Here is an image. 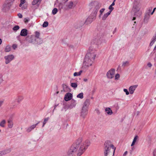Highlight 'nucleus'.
Here are the masks:
<instances>
[{"label": "nucleus", "mask_w": 156, "mask_h": 156, "mask_svg": "<svg viewBox=\"0 0 156 156\" xmlns=\"http://www.w3.org/2000/svg\"><path fill=\"white\" fill-rule=\"evenodd\" d=\"M88 140L83 141L82 138H80L73 144L68 152L69 156H72L77 151V156H80L90 145Z\"/></svg>", "instance_id": "f257e3e1"}, {"label": "nucleus", "mask_w": 156, "mask_h": 156, "mask_svg": "<svg viewBox=\"0 0 156 156\" xmlns=\"http://www.w3.org/2000/svg\"><path fill=\"white\" fill-rule=\"evenodd\" d=\"M97 36V38H95L92 42V44L90 47L89 49V52L86 54V56H87L88 58H89L91 60H94L96 55V49L98 47V45L101 43L100 39L101 37Z\"/></svg>", "instance_id": "f03ea898"}, {"label": "nucleus", "mask_w": 156, "mask_h": 156, "mask_svg": "<svg viewBox=\"0 0 156 156\" xmlns=\"http://www.w3.org/2000/svg\"><path fill=\"white\" fill-rule=\"evenodd\" d=\"M104 154L105 156H113L114 155L116 147L109 140L106 141L104 144Z\"/></svg>", "instance_id": "7ed1b4c3"}, {"label": "nucleus", "mask_w": 156, "mask_h": 156, "mask_svg": "<svg viewBox=\"0 0 156 156\" xmlns=\"http://www.w3.org/2000/svg\"><path fill=\"white\" fill-rule=\"evenodd\" d=\"M140 6L139 4H135L133 7L132 12H134V16L138 17L141 14V12L140 11Z\"/></svg>", "instance_id": "20e7f679"}, {"label": "nucleus", "mask_w": 156, "mask_h": 156, "mask_svg": "<svg viewBox=\"0 0 156 156\" xmlns=\"http://www.w3.org/2000/svg\"><path fill=\"white\" fill-rule=\"evenodd\" d=\"M94 60H91L87 56H85L83 64V66L88 67L91 66Z\"/></svg>", "instance_id": "39448f33"}, {"label": "nucleus", "mask_w": 156, "mask_h": 156, "mask_svg": "<svg viewBox=\"0 0 156 156\" xmlns=\"http://www.w3.org/2000/svg\"><path fill=\"white\" fill-rule=\"evenodd\" d=\"M115 69H112L108 71L106 74L107 77L109 79H112L114 76Z\"/></svg>", "instance_id": "423d86ee"}, {"label": "nucleus", "mask_w": 156, "mask_h": 156, "mask_svg": "<svg viewBox=\"0 0 156 156\" xmlns=\"http://www.w3.org/2000/svg\"><path fill=\"white\" fill-rule=\"evenodd\" d=\"M96 16L93 15H91L85 21L84 23L87 25L90 23L93 20L96 19Z\"/></svg>", "instance_id": "0eeeda50"}, {"label": "nucleus", "mask_w": 156, "mask_h": 156, "mask_svg": "<svg viewBox=\"0 0 156 156\" xmlns=\"http://www.w3.org/2000/svg\"><path fill=\"white\" fill-rule=\"evenodd\" d=\"M14 56L12 55H9L4 57L5 59V63L6 64L9 63L14 58Z\"/></svg>", "instance_id": "6e6552de"}, {"label": "nucleus", "mask_w": 156, "mask_h": 156, "mask_svg": "<svg viewBox=\"0 0 156 156\" xmlns=\"http://www.w3.org/2000/svg\"><path fill=\"white\" fill-rule=\"evenodd\" d=\"M77 2L76 1H70L67 5L68 8L69 9H72L76 5Z\"/></svg>", "instance_id": "1a4fd4ad"}, {"label": "nucleus", "mask_w": 156, "mask_h": 156, "mask_svg": "<svg viewBox=\"0 0 156 156\" xmlns=\"http://www.w3.org/2000/svg\"><path fill=\"white\" fill-rule=\"evenodd\" d=\"M101 4L98 2H97L96 5L95 6V8L94 10L93 15L95 16H96L98 12V9L101 6Z\"/></svg>", "instance_id": "9d476101"}, {"label": "nucleus", "mask_w": 156, "mask_h": 156, "mask_svg": "<svg viewBox=\"0 0 156 156\" xmlns=\"http://www.w3.org/2000/svg\"><path fill=\"white\" fill-rule=\"evenodd\" d=\"M88 109L82 108L80 116L83 118H84L87 115L88 112Z\"/></svg>", "instance_id": "9b49d317"}, {"label": "nucleus", "mask_w": 156, "mask_h": 156, "mask_svg": "<svg viewBox=\"0 0 156 156\" xmlns=\"http://www.w3.org/2000/svg\"><path fill=\"white\" fill-rule=\"evenodd\" d=\"M73 97V95L70 93H67L65 95L64 99L66 101H68L71 100Z\"/></svg>", "instance_id": "f8f14e48"}, {"label": "nucleus", "mask_w": 156, "mask_h": 156, "mask_svg": "<svg viewBox=\"0 0 156 156\" xmlns=\"http://www.w3.org/2000/svg\"><path fill=\"white\" fill-rule=\"evenodd\" d=\"M34 38L35 37L33 35L28 36L26 37V40L29 43H32L35 40Z\"/></svg>", "instance_id": "ddd939ff"}, {"label": "nucleus", "mask_w": 156, "mask_h": 156, "mask_svg": "<svg viewBox=\"0 0 156 156\" xmlns=\"http://www.w3.org/2000/svg\"><path fill=\"white\" fill-rule=\"evenodd\" d=\"M11 6L8 3L6 2V3L3 5L2 10L4 12H6L10 9Z\"/></svg>", "instance_id": "4468645a"}, {"label": "nucleus", "mask_w": 156, "mask_h": 156, "mask_svg": "<svg viewBox=\"0 0 156 156\" xmlns=\"http://www.w3.org/2000/svg\"><path fill=\"white\" fill-rule=\"evenodd\" d=\"M90 104V100L87 99L84 102L82 108L88 109V107Z\"/></svg>", "instance_id": "2eb2a0df"}, {"label": "nucleus", "mask_w": 156, "mask_h": 156, "mask_svg": "<svg viewBox=\"0 0 156 156\" xmlns=\"http://www.w3.org/2000/svg\"><path fill=\"white\" fill-rule=\"evenodd\" d=\"M62 87L64 91L65 92H70L71 89L68 86L65 84H62Z\"/></svg>", "instance_id": "dca6fc26"}, {"label": "nucleus", "mask_w": 156, "mask_h": 156, "mask_svg": "<svg viewBox=\"0 0 156 156\" xmlns=\"http://www.w3.org/2000/svg\"><path fill=\"white\" fill-rule=\"evenodd\" d=\"M137 86L138 85H136L130 87L129 88V91L130 94H133V93L134 90L136 88Z\"/></svg>", "instance_id": "f3484780"}, {"label": "nucleus", "mask_w": 156, "mask_h": 156, "mask_svg": "<svg viewBox=\"0 0 156 156\" xmlns=\"http://www.w3.org/2000/svg\"><path fill=\"white\" fill-rule=\"evenodd\" d=\"M40 122L39 121L36 124L33 125L29 127L27 129V131L28 133L30 132L34 128L36 127V126L37 125L40 123Z\"/></svg>", "instance_id": "a211bd4d"}, {"label": "nucleus", "mask_w": 156, "mask_h": 156, "mask_svg": "<svg viewBox=\"0 0 156 156\" xmlns=\"http://www.w3.org/2000/svg\"><path fill=\"white\" fill-rule=\"evenodd\" d=\"M28 34V31L26 29H23L22 30L20 33V35L22 36H26Z\"/></svg>", "instance_id": "6ab92c4d"}, {"label": "nucleus", "mask_w": 156, "mask_h": 156, "mask_svg": "<svg viewBox=\"0 0 156 156\" xmlns=\"http://www.w3.org/2000/svg\"><path fill=\"white\" fill-rule=\"evenodd\" d=\"M150 17V14H149V13H145L144 19V23H147L148 22Z\"/></svg>", "instance_id": "aec40b11"}, {"label": "nucleus", "mask_w": 156, "mask_h": 156, "mask_svg": "<svg viewBox=\"0 0 156 156\" xmlns=\"http://www.w3.org/2000/svg\"><path fill=\"white\" fill-rule=\"evenodd\" d=\"M42 0H33L32 2V4L33 5H37L39 6L41 3Z\"/></svg>", "instance_id": "412c9836"}, {"label": "nucleus", "mask_w": 156, "mask_h": 156, "mask_svg": "<svg viewBox=\"0 0 156 156\" xmlns=\"http://www.w3.org/2000/svg\"><path fill=\"white\" fill-rule=\"evenodd\" d=\"M105 112L107 114L109 115H111L112 114L113 112L112 110L109 108H107L105 109Z\"/></svg>", "instance_id": "4be33fe9"}, {"label": "nucleus", "mask_w": 156, "mask_h": 156, "mask_svg": "<svg viewBox=\"0 0 156 156\" xmlns=\"http://www.w3.org/2000/svg\"><path fill=\"white\" fill-rule=\"evenodd\" d=\"M110 13H111L108 12L107 13L105 14L102 17V20H105Z\"/></svg>", "instance_id": "5701e85b"}, {"label": "nucleus", "mask_w": 156, "mask_h": 156, "mask_svg": "<svg viewBox=\"0 0 156 156\" xmlns=\"http://www.w3.org/2000/svg\"><path fill=\"white\" fill-rule=\"evenodd\" d=\"M11 151V149L10 148L6 149L2 151L4 154L5 155L10 153Z\"/></svg>", "instance_id": "b1692460"}, {"label": "nucleus", "mask_w": 156, "mask_h": 156, "mask_svg": "<svg viewBox=\"0 0 156 156\" xmlns=\"http://www.w3.org/2000/svg\"><path fill=\"white\" fill-rule=\"evenodd\" d=\"M23 99V97L22 96H19L18 97L16 100L18 103H20Z\"/></svg>", "instance_id": "393cba45"}, {"label": "nucleus", "mask_w": 156, "mask_h": 156, "mask_svg": "<svg viewBox=\"0 0 156 156\" xmlns=\"http://www.w3.org/2000/svg\"><path fill=\"white\" fill-rule=\"evenodd\" d=\"M8 126L10 128H12L13 126V123L12 121L11 120H9L8 121Z\"/></svg>", "instance_id": "a878e982"}, {"label": "nucleus", "mask_w": 156, "mask_h": 156, "mask_svg": "<svg viewBox=\"0 0 156 156\" xmlns=\"http://www.w3.org/2000/svg\"><path fill=\"white\" fill-rule=\"evenodd\" d=\"M72 103H73L71 104L69 106V107L70 108H72L73 107H74L76 106V101L73 99L71 101Z\"/></svg>", "instance_id": "bb28decb"}, {"label": "nucleus", "mask_w": 156, "mask_h": 156, "mask_svg": "<svg viewBox=\"0 0 156 156\" xmlns=\"http://www.w3.org/2000/svg\"><path fill=\"white\" fill-rule=\"evenodd\" d=\"M138 136L136 135V136L135 137H134L133 141L132 143V144L131 145V146H133L135 144V142H136L137 139H138Z\"/></svg>", "instance_id": "cd10ccee"}, {"label": "nucleus", "mask_w": 156, "mask_h": 156, "mask_svg": "<svg viewBox=\"0 0 156 156\" xmlns=\"http://www.w3.org/2000/svg\"><path fill=\"white\" fill-rule=\"evenodd\" d=\"M6 123L5 120H3L0 122V126L2 127H5V124Z\"/></svg>", "instance_id": "c85d7f7f"}, {"label": "nucleus", "mask_w": 156, "mask_h": 156, "mask_svg": "<svg viewBox=\"0 0 156 156\" xmlns=\"http://www.w3.org/2000/svg\"><path fill=\"white\" fill-rule=\"evenodd\" d=\"M14 1V0H7L6 3H8L9 4L12 6Z\"/></svg>", "instance_id": "c756f323"}, {"label": "nucleus", "mask_w": 156, "mask_h": 156, "mask_svg": "<svg viewBox=\"0 0 156 156\" xmlns=\"http://www.w3.org/2000/svg\"><path fill=\"white\" fill-rule=\"evenodd\" d=\"M83 93H81L77 95V98H79L80 99H82L83 98Z\"/></svg>", "instance_id": "7c9ffc66"}, {"label": "nucleus", "mask_w": 156, "mask_h": 156, "mask_svg": "<svg viewBox=\"0 0 156 156\" xmlns=\"http://www.w3.org/2000/svg\"><path fill=\"white\" fill-rule=\"evenodd\" d=\"M77 84L76 83H71V86L73 88H75L77 87Z\"/></svg>", "instance_id": "2f4dec72"}, {"label": "nucleus", "mask_w": 156, "mask_h": 156, "mask_svg": "<svg viewBox=\"0 0 156 156\" xmlns=\"http://www.w3.org/2000/svg\"><path fill=\"white\" fill-rule=\"evenodd\" d=\"M129 63V62L128 61H126V62H123L122 64V66L123 67H125L126 66H127V64H128Z\"/></svg>", "instance_id": "473e14b6"}, {"label": "nucleus", "mask_w": 156, "mask_h": 156, "mask_svg": "<svg viewBox=\"0 0 156 156\" xmlns=\"http://www.w3.org/2000/svg\"><path fill=\"white\" fill-rule=\"evenodd\" d=\"M49 119V118L48 117V118H46L45 119H44V121L43 122V125H42V127H43L44 125L48 121V120Z\"/></svg>", "instance_id": "72a5a7b5"}, {"label": "nucleus", "mask_w": 156, "mask_h": 156, "mask_svg": "<svg viewBox=\"0 0 156 156\" xmlns=\"http://www.w3.org/2000/svg\"><path fill=\"white\" fill-rule=\"evenodd\" d=\"M11 50V48L9 46H7L5 49V51L6 52H9Z\"/></svg>", "instance_id": "f704fd0d"}, {"label": "nucleus", "mask_w": 156, "mask_h": 156, "mask_svg": "<svg viewBox=\"0 0 156 156\" xmlns=\"http://www.w3.org/2000/svg\"><path fill=\"white\" fill-rule=\"evenodd\" d=\"M58 9L56 8H54L52 11V13L53 15L55 14L58 12Z\"/></svg>", "instance_id": "c9c22d12"}, {"label": "nucleus", "mask_w": 156, "mask_h": 156, "mask_svg": "<svg viewBox=\"0 0 156 156\" xmlns=\"http://www.w3.org/2000/svg\"><path fill=\"white\" fill-rule=\"evenodd\" d=\"M19 28L20 27H19V26L16 25L15 26L12 28V29L14 31H17V30H18L19 29Z\"/></svg>", "instance_id": "e433bc0d"}, {"label": "nucleus", "mask_w": 156, "mask_h": 156, "mask_svg": "<svg viewBox=\"0 0 156 156\" xmlns=\"http://www.w3.org/2000/svg\"><path fill=\"white\" fill-rule=\"evenodd\" d=\"M48 24V22L47 21H45L44 22L42 26L44 27H47Z\"/></svg>", "instance_id": "4c0bfd02"}, {"label": "nucleus", "mask_w": 156, "mask_h": 156, "mask_svg": "<svg viewBox=\"0 0 156 156\" xmlns=\"http://www.w3.org/2000/svg\"><path fill=\"white\" fill-rule=\"evenodd\" d=\"M30 20V19L29 17L25 18L24 19V21L25 23L27 24Z\"/></svg>", "instance_id": "58836bf2"}, {"label": "nucleus", "mask_w": 156, "mask_h": 156, "mask_svg": "<svg viewBox=\"0 0 156 156\" xmlns=\"http://www.w3.org/2000/svg\"><path fill=\"white\" fill-rule=\"evenodd\" d=\"M40 34L39 32H38L37 31H36L35 32V37H36L37 38H39V37L40 36Z\"/></svg>", "instance_id": "ea45409f"}, {"label": "nucleus", "mask_w": 156, "mask_h": 156, "mask_svg": "<svg viewBox=\"0 0 156 156\" xmlns=\"http://www.w3.org/2000/svg\"><path fill=\"white\" fill-rule=\"evenodd\" d=\"M108 9L110 10L108 12L111 13L112 11L113 10L114 8L112 7V6L110 5L109 6Z\"/></svg>", "instance_id": "a19ab883"}, {"label": "nucleus", "mask_w": 156, "mask_h": 156, "mask_svg": "<svg viewBox=\"0 0 156 156\" xmlns=\"http://www.w3.org/2000/svg\"><path fill=\"white\" fill-rule=\"evenodd\" d=\"M105 8H102V9H101L100 11V14L99 15V17H100V16H101V15L102 14L103 12H104V11H105Z\"/></svg>", "instance_id": "79ce46f5"}, {"label": "nucleus", "mask_w": 156, "mask_h": 156, "mask_svg": "<svg viewBox=\"0 0 156 156\" xmlns=\"http://www.w3.org/2000/svg\"><path fill=\"white\" fill-rule=\"evenodd\" d=\"M123 91L124 92L126 93V95H128L129 94V92L127 90V89H123Z\"/></svg>", "instance_id": "37998d69"}, {"label": "nucleus", "mask_w": 156, "mask_h": 156, "mask_svg": "<svg viewBox=\"0 0 156 156\" xmlns=\"http://www.w3.org/2000/svg\"><path fill=\"white\" fill-rule=\"evenodd\" d=\"M120 77L119 74L117 73L115 76V80H118Z\"/></svg>", "instance_id": "c03bdc74"}, {"label": "nucleus", "mask_w": 156, "mask_h": 156, "mask_svg": "<svg viewBox=\"0 0 156 156\" xmlns=\"http://www.w3.org/2000/svg\"><path fill=\"white\" fill-rule=\"evenodd\" d=\"M152 9V7H150V8H149L148 11L147 12H146V13H149V14H150V12L151 11Z\"/></svg>", "instance_id": "a18cd8bd"}, {"label": "nucleus", "mask_w": 156, "mask_h": 156, "mask_svg": "<svg viewBox=\"0 0 156 156\" xmlns=\"http://www.w3.org/2000/svg\"><path fill=\"white\" fill-rule=\"evenodd\" d=\"M153 156H156V149H154L153 151Z\"/></svg>", "instance_id": "49530a36"}, {"label": "nucleus", "mask_w": 156, "mask_h": 156, "mask_svg": "<svg viewBox=\"0 0 156 156\" xmlns=\"http://www.w3.org/2000/svg\"><path fill=\"white\" fill-rule=\"evenodd\" d=\"M147 66L151 68L152 66V65L150 62H149L147 63Z\"/></svg>", "instance_id": "de8ad7c7"}, {"label": "nucleus", "mask_w": 156, "mask_h": 156, "mask_svg": "<svg viewBox=\"0 0 156 156\" xmlns=\"http://www.w3.org/2000/svg\"><path fill=\"white\" fill-rule=\"evenodd\" d=\"M73 75L74 76H79L78 72H75L74 73Z\"/></svg>", "instance_id": "09e8293b"}, {"label": "nucleus", "mask_w": 156, "mask_h": 156, "mask_svg": "<svg viewBox=\"0 0 156 156\" xmlns=\"http://www.w3.org/2000/svg\"><path fill=\"white\" fill-rule=\"evenodd\" d=\"M27 7L26 6H25L24 5L22 6L21 8L22 10H24L26 9Z\"/></svg>", "instance_id": "8fccbe9b"}, {"label": "nucleus", "mask_w": 156, "mask_h": 156, "mask_svg": "<svg viewBox=\"0 0 156 156\" xmlns=\"http://www.w3.org/2000/svg\"><path fill=\"white\" fill-rule=\"evenodd\" d=\"M18 17L20 18L22 17V15L21 13H19L18 14Z\"/></svg>", "instance_id": "3c124183"}, {"label": "nucleus", "mask_w": 156, "mask_h": 156, "mask_svg": "<svg viewBox=\"0 0 156 156\" xmlns=\"http://www.w3.org/2000/svg\"><path fill=\"white\" fill-rule=\"evenodd\" d=\"M156 9V7L154 8V9H153V10L152 12L151 13V15H152V14H153V13H154V11H155V10Z\"/></svg>", "instance_id": "603ef678"}, {"label": "nucleus", "mask_w": 156, "mask_h": 156, "mask_svg": "<svg viewBox=\"0 0 156 156\" xmlns=\"http://www.w3.org/2000/svg\"><path fill=\"white\" fill-rule=\"evenodd\" d=\"M3 155H4V154L2 151H0V156H2Z\"/></svg>", "instance_id": "864d4df0"}, {"label": "nucleus", "mask_w": 156, "mask_h": 156, "mask_svg": "<svg viewBox=\"0 0 156 156\" xmlns=\"http://www.w3.org/2000/svg\"><path fill=\"white\" fill-rule=\"evenodd\" d=\"M20 2L21 3V4H24L25 3V0H20Z\"/></svg>", "instance_id": "5fc2aeb1"}, {"label": "nucleus", "mask_w": 156, "mask_h": 156, "mask_svg": "<svg viewBox=\"0 0 156 156\" xmlns=\"http://www.w3.org/2000/svg\"><path fill=\"white\" fill-rule=\"evenodd\" d=\"M2 75H0V82H1L2 80Z\"/></svg>", "instance_id": "6e6d98bb"}, {"label": "nucleus", "mask_w": 156, "mask_h": 156, "mask_svg": "<svg viewBox=\"0 0 156 156\" xmlns=\"http://www.w3.org/2000/svg\"><path fill=\"white\" fill-rule=\"evenodd\" d=\"M3 103V101H0V107L2 105Z\"/></svg>", "instance_id": "4d7b16f0"}, {"label": "nucleus", "mask_w": 156, "mask_h": 156, "mask_svg": "<svg viewBox=\"0 0 156 156\" xmlns=\"http://www.w3.org/2000/svg\"><path fill=\"white\" fill-rule=\"evenodd\" d=\"M82 70H80L79 72H78V74H79V75H81V73H82Z\"/></svg>", "instance_id": "13d9d810"}, {"label": "nucleus", "mask_w": 156, "mask_h": 156, "mask_svg": "<svg viewBox=\"0 0 156 156\" xmlns=\"http://www.w3.org/2000/svg\"><path fill=\"white\" fill-rule=\"evenodd\" d=\"M13 48L15 49L16 48V45L14 44L12 46Z\"/></svg>", "instance_id": "bf43d9fd"}, {"label": "nucleus", "mask_w": 156, "mask_h": 156, "mask_svg": "<svg viewBox=\"0 0 156 156\" xmlns=\"http://www.w3.org/2000/svg\"><path fill=\"white\" fill-rule=\"evenodd\" d=\"M153 39L154 40H156V36L155 35L153 37Z\"/></svg>", "instance_id": "052dcab7"}, {"label": "nucleus", "mask_w": 156, "mask_h": 156, "mask_svg": "<svg viewBox=\"0 0 156 156\" xmlns=\"http://www.w3.org/2000/svg\"><path fill=\"white\" fill-rule=\"evenodd\" d=\"M127 154V151H125L123 155V156H125Z\"/></svg>", "instance_id": "680f3d73"}, {"label": "nucleus", "mask_w": 156, "mask_h": 156, "mask_svg": "<svg viewBox=\"0 0 156 156\" xmlns=\"http://www.w3.org/2000/svg\"><path fill=\"white\" fill-rule=\"evenodd\" d=\"M151 139V137L150 136H148L147 138V139H148L149 140H150Z\"/></svg>", "instance_id": "e2e57ef3"}, {"label": "nucleus", "mask_w": 156, "mask_h": 156, "mask_svg": "<svg viewBox=\"0 0 156 156\" xmlns=\"http://www.w3.org/2000/svg\"><path fill=\"white\" fill-rule=\"evenodd\" d=\"M83 81L85 82H87V79L86 78H84L83 79Z\"/></svg>", "instance_id": "0e129e2a"}, {"label": "nucleus", "mask_w": 156, "mask_h": 156, "mask_svg": "<svg viewBox=\"0 0 156 156\" xmlns=\"http://www.w3.org/2000/svg\"><path fill=\"white\" fill-rule=\"evenodd\" d=\"M115 2H113L111 5L112 6H114L115 5Z\"/></svg>", "instance_id": "69168bd1"}, {"label": "nucleus", "mask_w": 156, "mask_h": 156, "mask_svg": "<svg viewBox=\"0 0 156 156\" xmlns=\"http://www.w3.org/2000/svg\"><path fill=\"white\" fill-rule=\"evenodd\" d=\"M155 41V40H154L153 39V40L151 41V42H152L153 44H154Z\"/></svg>", "instance_id": "338daca9"}, {"label": "nucleus", "mask_w": 156, "mask_h": 156, "mask_svg": "<svg viewBox=\"0 0 156 156\" xmlns=\"http://www.w3.org/2000/svg\"><path fill=\"white\" fill-rule=\"evenodd\" d=\"M155 41V40H154L153 39V40L151 41V42H152L153 44H154Z\"/></svg>", "instance_id": "774afa93"}]
</instances>
